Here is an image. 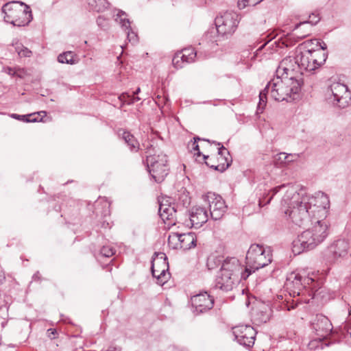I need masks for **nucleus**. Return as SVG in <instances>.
Masks as SVG:
<instances>
[{
	"instance_id": "nucleus-1",
	"label": "nucleus",
	"mask_w": 351,
	"mask_h": 351,
	"mask_svg": "<svg viewBox=\"0 0 351 351\" xmlns=\"http://www.w3.org/2000/svg\"><path fill=\"white\" fill-rule=\"evenodd\" d=\"M282 189L285 191L280 202L281 209L292 223L300 227L313 224L293 241V252L299 254L315 248L328 235V224L324 220L330 207L328 197L321 191L311 195L302 189L298 191L293 185L282 184L272 189L269 199L265 202L263 199L260 200L259 205L269 204L273 197Z\"/></svg>"
},
{
	"instance_id": "nucleus-2",
	"label": "nucleus",
	"mask_w": 351,
	"mask_h": 351,
	"mask_svg": "<svg viewBox=\"0 0 351 351\" xmlns=\"http://www.w3.org/2000/svg\"><path fill=\"white\" fill-rule=\"evenodd\" d=\"M302 84L303 81L300 80H293V77L276 75L260 93L258 110H263L266 106L267 95L269 93L274 99L278 101L295 99Z\"/></svg>"
},
{
	"instance_id": "nucleus-3",
	"label": "nucleus",
	"mask_w": 351,
	"mask_h": 351,
	"mask_svg": "<svg viewBox=\"0 0 351 351\" xmlns=\"http://www.w3.org/2000/svg\"><path fill=\"white\" fill-rule=\"evenodd\" d=\"M241 265L235 257L227 258L215 279V287L223 291H232L239 283Z\"/></svg>"
},
{
	"instance_id": "nucleus-4",
	"label": "nucleus",
	"mask_w": 351,
	"mask_h": 351,
	"mask_svg": "<svg viewBox=\"0 0 351 351\" xmlns=\"http://www.w3.org/2000/svg\"><path fill=\"white\" fill-rule=\"evenodd\" d=\"M271 260L269 248H264L258 244L251 245L246 254V266L241 273V278L247 279L252 273L269 265Z\"/></svg>"
},
{
	"instance_id": "nucleus-5",
	"label": "nucleus",
	"mask_w": 351,
	"mask_h": 351,
	"mask_svg": "<svg viewBox=\"0 0 351 351\" xmlns=\"http://www.w3.org/2000/svg\"><path fill=\"white\" fill-rule=\"evenodd\" d=\"M146 147V162L148 171L156 182H161L169 173L167 156L162 153L153 154L155 148L152 144H143Z\"/></svg>"
},
{
	"instance_id": "nucleus-6",
	"label": "nucleus",
	"mask_w": 351,
	"mask_h": 351,
	"mask_svg": "<svg viewBox=\"0 0 351 351\" xmlns=\"http://www.w3.org/2000/svg\"><path fill=\"white\" fill-rule=\"evenodd\" d=\"M237 26L234 23H213L209 31L205 34L204 40L206 41L205 45L204 57L210 55V51L214 50L217 45V40L215 38L228 37L232 35L236 30Z\"/></svg>"
},
{
	"instance_id": "nucleus-7",
	"label": "nucleus",
	"mask_w": 351,
	"mask_h": 351,
	"mask_svg": "<svg viewBox=\"0 0 351 351\" xmlns=\"http://www.w3.org/2000/svg\"><path fill=\"white\" fill-rule=\"evenodd\" d=\"M299 63L302 71L312 72L324 64L328 53L322 50H305L298 51Z\"/></svg>"
},
{
	"instance_id": "nucleus-8",
	"label": "nucleus",
	"mask_w": 351,
	"mask_h": 351,
	"mask_svg": "<svg viewBox=\"0 0 351 351\" xmlns=\"http://www.w3.org/2000/svg\"><path fill=\"white\" fill-rule=\"evenodd\" d=\"M326 99L328 103L340 108L349 106L351 101V93L348 86L339 82L332 83L326 90Z\"/></svg>"
},
{
	"instance_id": "nucleus-9",
	"label": "nucleus",
	"mask_w": 351,
	"mask_h": 351,
	"mask_svg": "<svg viewBox=\"0 0 351 351\" xmlns=\"http://www.w3.org/2000/svg\"><path fill=\"white\" fill-rule=\"evenodd\" d=\"M276 73L282 77H293V80H300L302 81L301 75H303V71L299 63L298 51H297L293 55H290L282 59Z\"/></svg>"
},
{
	"instance_id": "nucleus-10",
	"label": "nucleus",
	"mask_w": 351,
	"mask_h": 351,
	"mask_svg": "<svg viewBox=\"0 0 351 351\" xmlns=\"http://www.w3.org/2000/svg\"><path fill=\"white\" fill-rule=\"evenodd\" d=\"M349 243L346 239H338L331 243L326 251L327 261L330 263H341L348 256Z\"/></svg>"
},
{
	"instance_id": "nucleus-11",
	"label": "nucleus",
	"mask_w": 351,
	"mask_h": 351,
	"mask_svg": "<svg viewBox=\"0 0 351 351\" xmlns=\"http://www.w3.org/2000/svg\"><path fill=\"white\" fill-rule=\"evenodd\" d=\"M313 281L312 278H303L300 274L292 272L287 276L285 286L289 291V295L295 298L303 295V289L306 288V285H309Z\"/></svg>"
},
{
	"instance_id": "nucleus-12",
	"label": "nucleus",
	"mask_w": 351,
	"mask_h": 351,
	"mask_svg": "<svg viewBox=\"0 0 351 351\" xmlns=\"http://www.w3.org/2000/svg\"><path fill=\"white\" fill-rule=\"evenodd\" d=\"M169 263L165 254L160 253L156 255L152 262V273L156 279V283L163 285L169 278L168 272Z\"/></svg>"
},
{
	"instance_id": "nucleus-13",
	"label": "nucleus",
	"mask_w": 351,
	"mask_h": 351,
	"mask_svg": "<svg viewBox=\"0 0 351 351\" xmlns=\"http://www.w3.org/2000/svg\"><path fill=\"white\" fill-rule=\"evenodd\" d=\"M204 200L208 205L211 219L215 221L221 219L227 209L223 198L214 193H208L204 197Z\"/></svg>"
},
{
	"instance_id": "nucleus-14",
	"label": "nucleus",
	"mask_w": 351,
	"mask_h": 351,
	"mask_svg": "<svg viewBox=\"0 0 351 351\" xmlns=\"http://www.w3.org/2000/svg\"><path fill=\"white\" fill-rule=\"evenodd\" d=\"M233 334L240 345L251 347L254 343L256 332L250 325H240L233 328Z\"/></svg>"
},
{
	"instance_id": "nucleus-15",
	"label": "nucleus",
	"mask_w": 351,
	"mask_h": 351,
	"mask_svg": "<svg viewBox=\"0 0 351 351\" xmlns=\"http://www.w3.org/2000/svg\"><path fill=\"white\" fill-rule=\"evenodd\" d=\"M312 328L320 341L326 338L332 331V325L324 315H316L311 322Z\"/></svg>"
},
{
	"instance_id": "nucleus-16",
	"label": "nucleus",
	"mask_w": 351,
	"mask_h": 351,
	"mask_svg": "<svg viewBox=\"0 0 351 351\" xmlns=\"http://www.w3.org/2000/svg\"><path fill=\"white\" fill-rule=\"evenodd\" d=\"M191 304L197 313H202L211 309L214 299L207 292L200 293L191 298Z\"/></svg>"
},
{
	"instance_id": "nucleus-17",
	"label": "nucleus",
	"mask_w": 351,
	"mask_h": 351,
	"mask_svg": "<svg viewBox=\"0 0 351 351\" xmlns=\"http://www.w3.org/2000/svg\"><path fill=\"white\" fill-rule=\"evenodd\" d=\"M23 5L25 3L20 1H12L5 3L1 9L4 14V22H16Z\"/></svg>"
},
{
	"instance_id": "nucleus-18",
	"label": "nucleus",
	"mask_w": 351,
	"mask_h": 351,
	"mask_svg": "<svg viewBox=\"0 0 351 351\" xmlns=\"http://www.w3.org/2000/svg\"><path fill=\"white\" fill-rule=\"evenodd\" d=\"M190 222L194 228H199L208 220L207 210L202 206H194L189 212Z\"/></svg>"
},
{
	"instance_id": "nucleus-19",
	"label": "nucleus",
	"mask_w": 351,
	"mask_h": 351,
	"mask_svg": "<svg viewBox=\"0 0 351 351\" xmlns=\"http://www.w3.org/2000/svg\"><path fill=\"white\" fill-rule=\"evenodd\" d=\"M213 143L219 145L218 154L220 157L218 158V161L220 162V164L217 166L212 165L210 167L214 168L215 170L223 171L228 168L232 161L229 152L220 143L213 141Z\"/></svg>"
},
{
	"instance_id": "nucleus-20",
	"label": "nucleus",
	"mask_w": 351,
	"mask_h": 351,
	"mask_svg": "<svg viewBox=\"0 0 351 351\" xmlns=\"http://www.w3.org/2000/svg\"><path fill=\"white\" fill-rule=\"evenodd\" d=\"M98 20L103 19L110 21L113 19L114 22H130L126 12L121 10L114 9L113 10H107V12L103 15H99Z\"/></svg>"
},
{
	"instance_id": "nucleus-21",
	"label": "nucleus",
	"mask_w": 351,
	"mask_h": 351,
	"mask_svg": "<svg viewBox=\"0 0 351 351\" xmlns=\"http://www.w3.org/2000/svg\"><path fill=\"white\" fill-rule=\"evenodd\" d=\"M197 239L193 232L180 234L179 249L184 250H189L196 245Z\"/></svg>"
},
{
	"instance_id": "nucleus-22",
	"label": "nucleus",
	"mask_w": 351,
	"mask_h": 351,
	"mask_svg": "<svg viewBox=\"0 0 351 351\" xmlns=\"http://www.w3.org/2000/svg\"><path fill=\"white\" fill-rule=\"evenodd\" d=\"M240 16L232 10L220 12L215 17L214 22H239Z\"/></svg>"
},
{
	"instance_id": "nucleus-23",
	"label": "nucleus",
	"mask_w": 351,
	"mask_h": 351,
	"mask_svg": "<svg viewBox=\"0 0 351 351\" xmlns=\"http://www.w3.org/2000/svg\"><path fill=\"white\" fill-rule=\"evenodd\" d=\"M158 211L160 217L164 221L173 219L176 213L173 206L164 204L162 202L160 203Z\"/></svg>"
},
{
	"instance_id": "nucleus-24",
	"label": "nucleus",
	"mask_w": 351,
	"mask_h": 351,
	"mask_svg": "<svg viewBox=\"0 0 351 351\" xmlns=\"http://www.w3.org/2000/svg\"><path fill=\"white\" fill-rule=\"evenodd\" d=\"M110 204L106 197H99L95 203L97 215L106 217L110 214Z\"/></svg>"
},
{
	"instance_id": "nucleus-25",
	"label": "nucleus",
	"mask_w": 351,
	"mask_h": 351,
	"mask_svg": "<svg viewBox=\"0 0 351 351\" xmlns=\"http://www.w3.org/2000/svg\"><path fill=\"white\" fill-rule=\"evenodd\" d=\"M182 56H183V60L185 63H192L195 61V58H201L202 53L201 51L197 52L193 47L184 48L181 51Z\"/></svg>"
},
{
	"instance_id": "nucleus-26",
	"label": "nucleus",
	"mask_w": 351,
	"mask_h": 351,
	"mask_svg": "<svg viewBox=\"0 0 351 351\" xmlns=\"http://www.w3.org/2000/svg\"><path fill=\"white\" fill-rule=\"evenodd\" d=\"M88 8L97 12H105L110 5L107 0H87Z\"/></svg>"
},
{
	"instance_id": "nucleus-27",
	"label": "nucleus",
	"mask_w": 351,
	"mask_h": 351,
	"mask_svg": "<svg viewBox=\"0 0 351 351\" xmlns=\"http://www.w3.org/2000/svg\"><path fill=\"white\" fill-rule=\"evenodd\" d=\"M119 135L122 136V138L125 141V142L128 145L130 149L132 152H137L139 149V143L134 138V136L131 134L128 131H122L119 132Z\"/></svg>"
},
{
	"instance_id": "nucleus-28",
	"label": "nucleus",
	"mask_w": 351,
	"mask_h": 351,
	"mask_svg": "<svg viewBox=\"0 0 351 351\" xmlns=\"http://www.w3.org/2000/svg\"><path fill=\"white\" fill-rule=\"evenodd\" d=\"M130 23H121V29L127 34V38L129 42L136 43L138 41V36L131 27Z\"/></svg>"
},
{
	"instance_id": "nucleus-29",
	"label": "nucleus",
	"mask_w": 351,
	"mask_h": 351,
	"mask_svg": "<svg viewBox=\"0 0 351 351\" xmlns=\"http://www.w3.org/2000/svg\"><path fill=\"white\" fill-rule=\"evenodd\" d=\"M299 22H319L322 17L318 12H313L311 14H303L296 18Z\"/></svg>"
},
{
	"instance_id": "nucleus-30",
	"label": "nucleus",
	"mask_w": 351,
	"mask_h": 351,
	"mask_svg": "<svg viewBox=\"0 0 351 351\" xmlns=\"http://www.w3.org/2000/svg\"><path fill=\"white\" fill-rule=\"evenodd\" d=\"M223 261L219 256H212L207 260V267L209 270H213L219 265H222Z\"/></svg>"
},
{
	"instance_id": "nucleus-31",
	"label": "nucleus",
	"mask_w": 351,
	"mask_h": 351,
	"mask_svg": "<svg viewBox=\"0 0 351 351\" xmlns=\"http://www.w3.org/2000/svg\"><path fill=\"white\" fill-rule=\"evenodd\" d=\"M180 239V234L177 232L171 233L168 238V243L170 247L173 249H179L178 247L179 245Z\"/></svg>"
},
{
	"instance_id": "nucleus-32",
	"label": "nucleus",
	"mask_w": 351,
	"mask_h": 351,
	"mask_svg": "<svg viewBox=\"0 0 351 351\" xmlns=\"http://www.w3.org/2000/svg\"><path fill=\"white\" fill-rule=\"evenodd\" d=\"M73 56L71 51H66L61 53L58 57V61L60 63L74 64Z\"/></svg>"
},
{
	"instance_id": "nucleus-33",
	"label": "nucleus",
	"mask_w": 351,
	"mask_h": 351,
	"mask_svg": "<svg viewBox=\"0 0 351 351\" xmlns=\"http://www.w3.org/2000/svg\"><path fill=\"white\" fill-rule=\"evenodd\" d=\"M115 249L111 245H104L100 250V254L104 257H111L115 254Z\"/></svg>"
},
{
	"instance_id": "nucleus-34",
	"label": "nucleus",
	"mask_w": 351,
	"mask_h": 351,
	"mask_svg": "<svg viewBox=\"0 0 351 351\" xmlns=\"http://www.w3.org/2000/svg\"><path fill=\"white\" fill-rule=\"evenodd\" d=\"M184 63L182 53H180L179 51L177 52L172 59V64L174 67L176 69H181L184 66Z\"/></svg>"
},
{
	"instance_id": "nucleus-35",
	"label": "nucleus",
	"mask_w": 351,
	"mask_h": 351,
	"mask_svg": "<svg viewBox=\"0 0 351 351\" xmlns=\"http://www.w3.org/2000/svg\"><path fill=\"white\" fill-rule=\"evenodd\" d=\"M15 51L20 57H30L32 53L28 48L18 44H16Z\"/></svg>"
},
{
	"instance_id": "nucleus-36",
	"label": "nucleus",
	"mask_w": 351,
	"mask_h": 351,
	"mask_svg": "<svg viewBox=\"0 0 351 351\" xmlns=\"http://www.w3.org/2000/svg\"><path fill=\"white\" fill-rule=\"evenodd\" d=\"M263 0H239L238 7L239 9H243L246 6H254Z\"/></svg>"
},
{
	"instance_id": "nucleus-37",
	"label": "nucleus",
	"mask_w": 351,
	"mask_h": 351,
	"mask_svg": "<svg viewBox=\"0 0 351 351\" xmlns=\"http://www.w3.org/2000/svg\"><path fill=\"white\" fill-rule=\"evenodd\" d=\"M342 332L346 343L351 346V323L343 326Z\"/></svg>"
},
{
	"instance_id": "nucleus-38",
	"label": "nucleus",
	"mask_w": 351,
	"mask_h": 351,
	"mask_svg": "<svg viewBox=\"0 0 351 351\" xmlns=\"http://www.w3.org/2000/svg\"><path fill=\"white\" fill-rule=\"evenodd\" d=\"M34 114H29V115L26 116V115H19L17 114H12L11 117L15 119L22 120L25 122H36V121L42 120V119L38 120V118H33L31 119L28 118V117H32V115H34Z\"/></svg>"
},
{
	"instance_id": "nucleus-39",
	"label": "nucleus",
	"mask_w": 351,
	"mask_h": 351,
	"mask_svg": "<svg viewBox=\"0 0 351 351\" xmlns=\"http://www.w3.org/2000/svg\"><path fill=\"white\" fill-rule=\"evenodd\" d=\"M287 157L288 154L284 152H281L278 154H276V156H275L276 162L281 165H287Z\"/></svg>"
},
{
	"instance_id": "nucleus-40",
	"label": "nucleus",
	"mask_w": 351,
	"mask_h": 351,
	"mask_svg": "<svg viewBox=\"0 0 351 351\" xmlns=\"http://www.w3.org/2000/svg\"><path fill=\"white\" fill-rule=\"evenodd\" d=\"M168 101L169 99L166 96L158 95L155 99V102L159 108H162Z\"/></svg>"
},
{
	"instance_id": "nucleus-41",
	"label": "nucleus",
	"mask_w": 351,
	"mask_h": 351,
	"mask_svg": "<svg viewBox=\"0 0 351 351\" xmlns=\"http://www.w3.org/2000/svg\"><path fill=\"white\" fill-rule=\"evenodd\" d=\"M23 6H24L25 8L21 12L23 14L27 15V22H32L33 21L34 18H33V15H32V10L30 9V7L25 3Z\"/></svg>"
},
{
	"instance_id": "nucleus-42",
	"label": "nucleus",
	"mask_w": 351,
	"mask_h": 351,
	"mask_svg": "<svg viewBox=\"0 0 351 351\" xmlns=\"http://www.w3.org/2000/svg\"><path fill=\"white\" fill-rule=\"evenodd\" d=\"M300 156V154H288L287 158V165H289L291 162L296 161Z\"/></svg>"
},
{
	"instance_id": "nucleus-43",
	"label": "nucleus",
	"mask_w": 351,
	"mask_h": 351,
	"mask_svg": "<svg viewBox=\"0 0 351 351\" xmlns=\"http://www.w3.org/2000/svg\"><path fill=\"white\" fill-rule=\"evenodd\" d=\"M201 138H199V137H195L194 138V141L192 143V149L195 151H197V156H200L201 155V152H199V145L197 144V141H200Z\"/></svg>"
},
{
	"instance_id": "nucleus-44",
	"label": "nucleus",
	"mask_w": 351,
	"mask_h": 351,
	"mask_svg": "<svg viewBox=\"0 0 351 351\" xmlns=\"http://www.w3.org/2000/svg\"><path fill=\"white\" fill-rule=\"evenodd\" d=\"M16 68L6 67L4 69V71L10 75L15 76L16 73Z\"/></svg>"
},
{
	"instance_id": "nucleus-45",
	"label": "nucleus",
	"mask_w": 351,
	"mask_h": 351,
	"mask_svg": "<svg viewBox=\"0 0 351 351\" xmlns=\"http://www.w3.org/2000/svg\"><path fill=\"white\" fill-rule=\"evenodd\" d=\"M16 71V73L15 74V76H17L20 78H23L25 75V71L24 70V69L17 68Z\"/></svg>"
},
{
	"instance_id": "nucleus-46",
	"label": "nucleus",
	"mask_w": 351,
	"mask_h": 351,
	"mask_svg": "<svg viewBox=\"0 0 351 351\" xmlns=\"http://www.w3.org/2000/svg\"><path fill=\"white\" fill-rule=\"evenodd\" d=\"M303 302V300L302 299H300V300L298 299L296 300H293V304H291L290 306L287 305V310L290 311L291 309L294 308L297 306L298 302Z\"/></svg>"
},
{
	"instance_id": "nucleus-47",
	"label": "nucleus",
	"mask_w": 351,
	"mask_h": 351,
	"mask_svg": "<svg viewBox=\"0 0 351 351\" xmlns=\"http://www.w3.org/2000/svg\"><path fill=\"white\" fill-rule=\"evenodd\" d=\"M48 332V337L50 338H55V335L56 334V330L55 329L49 328L47 330Z\"/></svg>"
},
{
	"instance_id": "nucleus-48",
	"label": "nucleus",
	"mask_w": 351,
	"mask_h": 351,
	"mask_svg": "<svg viewBox=\"0 0 351 351\" xmlns=\"http://www.w3.org/2000/svg\"><path fill=\"white\" fill-rule=\"evenodd\" d=\"M130 97L127 93H123L119 97V99L121 101L126 102V98Z\"/></svg>"
},
{
	"instance_id": "nucleus-49",
	"label": "nucleus",
	"mask_w": 351,
	"mask_h": 351,
	"mask_svg": "<svg viewBox=\"0 0 351 351\" xmlns=\"http://www.w3.org/2000/svg\"><path fill=\"white\" fill-rule=\"evenodd\" d=\"M269 320V316L267 315H263L258 320L260 323H266Z\"/></svg>"
},
{
	"instance_id": "nucleus-50",
	"label": "nucleus",
	"mask_w": 351,
	"mask_h": 351,
	"mask_svg": "<svg viewBox=\"0 0 351 351\" xmlns=\"http://www.w3.org/2000/svg\"><path fill=\"white\" fill-rule=\"evenodd\" d=\"M319 46H320V49H319L318 50H322L323 51H325V50L327 48V45L326 44L324 43V42H319L318 43Z\"/></svg>"
},
{
	"instance_id": "nucleus-51",
	"label": "nucleus",
	"mask_w": 351,
	"mask_h": 351,
	"mask_svg": "<svg viewBox=\"0 0 351 351\" xmlns=\"http://www.w3.org/2000/svg\"><path fill=\"white\" fill-rule=\"evenodd\" d=\"M106 351H121V348L119 347L110 346L108 347Z\"/></svg>"
},
{
	"instance_id": "nucleus-52",
	"label": "nucleus",
	"mask_w": 351,
	"mask_h": 351,
	"mask_svg": "<svg viewBox=\"0 0 351 351\" xmlns=\"http://www.w3.org/2000/svg\"><path fill=\"white\" fill-rule=\"evenodd\" d=\"M132 97L131 101L128 102L129 104L136 102V101H139L141 99L140 97H134V95L132 97Z\"/></svg>"
},
{
	"instance_id": "nucleus-53",
	"label": "nucleus",
	"mask_w": 351,
	"mask_h": 351,
	"mask_svg": "<svg viewBox=\"0 0 351 351\" xmlns=\"http://www.w3.org/2000/svg\"><path fill=\"white\" fill-rule=\"evenodd\" d=\"M303 24H304V23H300L297 24V25H295V27L294 30L298 29L301 26V25H303Z\"/></svg>"
},
{
	"instance_id": "nucleus-54",
	"label": "nucleus",
	"mask_w": 351,
	"mask_h": 351,
	"mask_svg": "<svg viewBox=\"0 0 351 351\" xmlns=\"http://www.w3.org/2000/svg\"><path fill=\"white\" fill-rule=\"evenodd\" d=\"M141 92V88H138L134 92V95H138Z\"/></svg>"
},
{
	"instance_id": "nucleus-55",
	"label": "nucleus",
	"mask_w": 351,
	"mask_h": 351,
	"mask_svg": "<svg viewBox=\"0 0 351 351\" xmlns=\"http://www.w3.org/2000/svg\"><path fill=\"white\" fill-rule=\"evenodd\" d=\"M7 324V322L6 321H3L1 322V327L2 328H4L5 326V325Z\"/></svg>"
},
{
	"instance_id": "nucleus-56",
	"label": "nucleus",
	"mask_w": 351,
	"mask_h": 351,
	"mask_svg": "<svg viewBox=\"0 0 351 351\" xmlns=\"http://www.w3.org/2000/svg\"><path fill=\"white\" fill-rule=\"evenodd\" d=\"M33 278H34V279H36V278H38V273H36V274H35L34 275Z\"/></svg>"
},
{
	"instance_id": "nucleus-57",
	"label": "nucleus",
	"mask_w": 351,
	"mask_h": 351,
	"mask_svg": "<svg viewBox=\"0 0 351 351\" xmlns=\"http://www.w3.org/2000/svg\"><path fill=\"white\" fill-rule=\"evenodd\" d=\"M41 113L44 114L45 115L46 114V112H45V111H41L40 112H38V114H40Z\"/></svg>"
},
{
	"instance_id": "nucleus-58",
	"label": "nucleus",
	"mask_w": 351,
	"mask_h": 351,
	"mask_svg": "<svg viewBox=\"0 0 351 351\" xmlns=\"http://www.w3.org/2000/svg\"><path fill=\"white\" fill-rule=\"evenodd\" d=\"M203 156H204V159H206V158H208V156H206V155H204Z\"/></svg>"
},
{
	"instance_id": "nucleus-59",
	"label": "nucleus",
	"mask_w": 351,
	"mask_h": 351,
	"mask_svg": "<svg viewBox=\"0 0 351 351\" xmlns=\"http://www.w3.org/2000/svg\"><path fill=\"white\" fill-rule=\"evenodd\" d=\"M307 35H308V34H305V35H302V38H304V37H306Z\"/></svg>"
},
{
	"instance_id": "nucleus-60",
	"label": "nucleus",
	"mask_w": 351,
	"mask_h": 351,
	"mask_svg": "<svg viewBox=\"0 0 351 351\" xmlns=\"http://www.w3.org/2000/svg\"><path fill=\"white\" fill-rule=\"evenodd\" d=\"M304 302H309V300H304Z\"/></svg>"
},
{
	"instance_id": "nucleus-61",
	"label": "nucleus",
	"mask_w": 351,
	"mask_h": 351,
	"mask_svg": "<svg viewBox=\"0 0 351 351\" xmlns=\"http://www.w3.org/2000/svg\"><path fill=\"white\" fill-rule=\"evenodd\" d=\"M204 141H206V139H203ZM207 142H210L209 140H206Z\"/></svg>"
},
{
	"instance_id": "nucleus-62",
	"label": "nucleus",
	"mask_w": 351,
	"mask_h": 351,
	"mask_svg": "<svg viewBox=\"0 0 351 351\" xmlns=\"http://www.w3.org/2000/svg\"><path fill=\"white\" fill-rule=\"evenodd\" d=\"M349 315H351V310H350V312H349Z\"/></svg>"
}]
</instances>
